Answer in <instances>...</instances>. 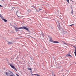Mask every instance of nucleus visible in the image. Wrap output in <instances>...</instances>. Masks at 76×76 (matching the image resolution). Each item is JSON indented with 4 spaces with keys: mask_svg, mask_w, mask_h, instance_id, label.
Instances as JSON below:
<instances>
[{
    "mask_svg": "<svg viewBox=\"0 0 76 76\" xmlns=\"http://www.w3.org/2000/svg\"><path fill=\"white\" fill-rule=\"evenodd\" d=\"M19 29H26V31H27L28 32H29V30L28 29V28H27L25 26H23L20 27L19 28Z\"/></svg>",
    "mask_w": 76,
    "mask_h": 76,
    "instance_id": "f257e3e1",
    "label": "nucleus"
},
{
    "mask_svg": "<svg viewBox=\"0 0 76 76\" xmlns=\"http://www.w3.org/2000/svg\"><path fill=\"white\" fill-rule=\"evenodd\" d=\"M10 73H8L7 72H6L5 75L7 76H10V74H12V75L13 74L12 72H11V71H10Z\"/></svg>",
    "mask_w": 76,
    "mask_h": 76,
    "instance_id": "f03ea898",
    "label": "nucleus"
},
{
    "mask_svg": "<svg viewBox=\"0 0 76 76\" xmlns=\"http://www.w3.org/2000/svg\"><path fill=\"white\" fill-rule=\"evenodd\" d=\"M16 13L18 17V18H20V16L18 15H19V10H18L17 11H16Z\"/></svg>",
    "mask_w": 76,
    "mask_h": 76,
    "instance_id": "7ed1b4c3",
    "label": "nucleus"
},
{
    "mask_svg": "<svg viewBox=\"0 0 76 76\" xmlns=\"http://www.w3.org/2000/svg\"><path fill=\"white\" fill-rule=\"evenodd\" d=\"M14 28L15 30V31H17L18 32V31H19V30H18V29H19V28L16 27H15Z\"/></svg>",
    "mask_w": 76,
    "mask_h": 76,
    "instance_id": "20e7f679",
    "label": "nucleus"
},
{
    "mask_svg": "<svg viewBox=\"0 0 76 76\" xmlns=\"http://www.w3.org/2000/svg\"><path fill=\"white\" fill-rule=\"evenodd\" d=\"M57 26H58V28H60V23L58 21H57Z\"/></svg>",
    "mask_w": 76,
    "mask_h": 76,
    "instance_id": "39448f33",
    "label": "nucleus"
},
{
    "mask_svg": "<svg viewBox=\"0 0 76 76\" xmlns=\"http://www.w3.org/2000/svg\"><path fill=\"white\" fill-rule=\"evenodd\" d=\"M9 64L10 65V66H11L12 68V69H13L15 67L14 66V65H13V64Z\"/></svg>",
    "mask_w": 76,
    "mask_h": 76,
    "instance_id": "423d86ee",
    "label": "nucleus"
},
{
    "mask_svg": "<svg viewBox=\"0 0 76 76\" xmlns=\"http://www.w3.org/2000/svg\"><path fill=\"white\" fill-rule=\"evenodd\" d=\"M66 56H70L71 57H72V56L70 54V52L69 53L66 55Z\"/></svg>",
    "mask_w": 76,
    "mask_h": 76,
    "instance_id": "0eeeda50",
    "label": "nucleus"
},
{
    "mask_svg": "<svg viewBox=\"0 0 76 76\" xmlns=\"http://www.w3.org/2000/svg\"><path fill=\"white\" fill-rule=\"evenodd\" d=\"M53 43H55V44H57V43H59V42L57 41H54L53 42Z\"/></svg>",
    "mask_w": 76,
    "mask_h": 76,
    "instance_id": "6e6552de",
    "label": "nucleus"
},
{
    "mask_svg": "<svg viewBox=\"0 0 76 76\" xmlns=\"http://www.w3.org/2000/svg\"><path fill=\"white\" fill-rule=\"evenodd\" d=\"M49 41L51 42H53V40L52 39V38H50V39L49 40Z\"/></svg>",
    "mask_w": 76,
    "mask_h": 76,
    "instance_id": "1a4fd4ad",
    "label": "nucleus"
},
{
    "mask_svg": "<svg viewBox=\"0 0 76 76\" xmlns=\"http://www.w3.org/2000/svg\"><path fill=\"white\" fill-rule=\"evenodd\" d=\"M2 20H4V22H7V20L4 19V18H3Z\"/></svg>",
    "mask_w": 76,
    "mask_h": 76,
    "instance_id": "9d476101",
    "label": "nucleus"
},
{
    "mask_svg": "<svg viewBox=\"0 0 76 76\" xmlns=\"http://www.w3.org/2000/svg\"><path fill=\"white\" fill-rule=\"evenodd\" d=\"M7 43H8L9 44H12V42H10L9 41L7 42Z\"/></svg>",
    "mask_w": 76,
    "mask_h": 76,
    "instance_id": "9b49d317",
    "label": "nucleus"
},
{
    "mask_svg": "<svg viewBox=\"0 0 76 76\" xmlns=\"http://www.w3.org/2000/svg\"><path fill=\"white\" fill-rule=\"evenodd\" d=\"M13 69L15 70L16 71H17V69H16V67H15V66Z\"/></svg>",
    "mask_w": 76,
    "mask_h": 76,
    "instance_id": "f8f14e48",
    "label": "nucleus"
},
{
    "mask_svg": "<svg viewBox=\"0 0 76 76\" xmlns=\"http://www.w3.org/2000/svg\"><path fill=\"white\" fill-rule=\"evenodd\" d=\"M62 42H63V43L64 44H66V45H67V43H66L65 42H64V41H62Z\"/></svg>",
    "mask_w": 76,
    "mask_h": 76,
    "instance_id": "ddd939ff",
    "label": "nucleus"
},
{
    "mask_svg": "<svg viewBox=\"0 0 76 76\" xmlns=\"http://www.w3.org/2000/svg\"><path fill=\"white\" fill-rule=\"evenodd\" d=\"M42 10V8H39V12L40 11V10Z\"/></svg>",
    "mask_w": 76,
    "mask_h": 76,
    "instance_id": "4468645a",
    "label": "nucleus"
},
{
    "mask_svg": "<svg viewBox=\"0 0 76 76\" xmlns=\"http://www.w3.org/2000/svg\"><path fill=\"white\" fill-rule=\"evenodd\" d=\"M71 13H72V14H73V10H72V11H71Z\"/></svg>",
    "mask_w": 76,
    "mask_h": 76,
    "instance_id": "2eb2a0df",
    "label": "nucleus"
},
{
    "mask_svg": "<svg viewBox=\"0 0 76 76\" xmlns=\"http://www.w3.org/2000/svg\"><path fill=\"white\" fill-rule=\"evenodd\" d=\"M68 2V3H69V0H66Z\"/></svg>",
    "mask_w": 76,
    "mask_h": 76,
    "instance_id": "dca6fc26",
    "label": "nucleus"
},
{
    "mask_svg": "<svg viewBox=\"0 0 76 76\" xmlns=\"http://www.w3.org/2000/svg\"><path fill=\"white\" fill-rule=\"evenodd\" d=\"M36 10L37 11V12H39V10H37V9H36Z\"/></svg>",
    "mask_w": 76,
    "mask_h": 76,
    "instance_id": "f3484780",
    "label": "nucleus"
},
{
    "mask_svg": "<svg viewBox=\"0 0 76 76\" xmlns=\"http://www.w3.org/2000/svg\"><path fill=\"white\" fill-rule=\"evenodd\" d=\"M42 36H43V37H44V34H43V33H42Z\"/></svg>",
    "mask_w": 76,
    "mask_h": 76,
    "instance_id": "a211bd4d",
    "label": "nucleus"
},
{
    "mask_svg": "<svg viewBox=\"0 0 76 76\" xmlns=\"http://www.w3.org/2000/svg\"><path fill=\"white\" fill-rule=\"evenodd\" d=\"M28 69L30 70H31V68H29Z\"/></svg>",
    "mask_w": 76,
    "mask_h": 76,
    "instance_id": "6ab92c4d",
    "label": "nucleus"
},
{
    "mask_svg": "<svg viewBox=\"0 0 76 76\" xmlns=\"http://www.w3.org/2000/svg\"><path fill=\"white\" fill-rule=\"evenodd\" d=\"M2 15H1V14H0V18H2Z\"/></svg>",
    "mask_w": 76,
    "mask_h": 76,
    "instance_id": "aec40b11",
    "label": "nucleus"
},
{
    "mask_svg": "<svg viewBox=\"0 0 76 76\" xmlns=\"http://www.w3.org/2000/svg\"><path fill=\"white\" fill-rule=\"evenodd\" d=\"M20 11H19V15L20 14Z\"/></svg>",
    "mask_w": 76,
    "mask_h": 76,
    "instance_id": "412c9836",
    "label": "nucleus"
},
{
    "mask_svg": "<svg viewBox=\"0 0 76 76\" xmlns=\"http://www.w3.org/2000/svg\"><path fill=\"white\" fill-rule=\"evenodd\" d=\"M0 7H2V6L0 4Z\"/></svg>",
    "mask_w": 76,
    "mask_h": 76,
    "instance_id": "4be33fe9",
    "label": "nucleus"
},
{
    "mask_svg": "<svg viewBox=\"0 0 76 76\" xmlns=\"http://www.w3.org/2000/svg\"><path fill=\"white\" fill-rule=\"evenodd\" d=\"M31 7H34V9H35V8L34 6H31Z\"/></svg>",
    "mask_w": 76,
    "mask_h": 76,
    "instance_id": "5701e85b",
    "label": "nucleus"
},
{
    "mask_svg": "<svg viewBox=\"0 0 76 76\" xmlns=\"http://www.w3.org/2000/svg\"><path fill=\"white\" fill-rule=\"evenodd\" d=\"M73 24H72L71 25H69V26H72V25H73Z\"/></svg>",
    "mask_w": 76,
    "mask_h": 76,
    "instance_id": "b1692460",
    "label": "nucleus"
},
{
    "mask_svg": "<svg viewBox=\"0 0 76 76\" xmlns=\"http://www.w3.org/2000/svg\"><path fill=\"white\" fill-rule=\"evenodd\" d=\"M10 76H14L13 75H10Z\"/></svg>",
    "mask_w": 76,
    "mask_h": 76,
    "instance_id": "393cba45",
    "label": "nucleus"
},
{
    "mask_svg": "<svg viewBox=\"0 0 76 76\" xmlns=\"http://www.w3.org/2000/svg\"><path fill=\"white\" fill-rule=\"evenodd\" d=\"M31 75H34V74L33 75V74H32V73H31Z\"/></svg>",
    "mask_w": 76,
    "mask_h": 76,
    "instance_id": "a878e982",
    "label": "nucleus"
},
{
    "mask_svg": "<svg viewBox=\"0 0 76 76\" xmlns=\"http://www.w3.org/2000/svg\"><path fill=\"white\" fill-rule=\"evenodd\" d=\"M14 7H13L12 9H14Z\"/></svg>",
    "mask_w": 76,
    "mask_h": 76,
    "instance_id": "bb28decb",
    "label": "nucleus"
},
{
    "mask_svg": "<svg viewBox=\"0 0 76 76\" xmlns=\"http://www.w3.org/2000/svg\"><path fill=\"white\" fill-rule=\"evenodd\" d=\"M74 47H75H75H75V46H73Z\"/></svg>",
    "mask_w": 76,
    "mask_h": 76,
    "instance_id": "cd10ccee",
    "label": "nucleus"
},
{
    "mask_svg": "<svg viewBox=\"0 0 76 76\" xmlns=\"http://www.w3.org/2000/svg\"><path fill=\"white\" fill-rule=\"evenodd\" d=\"M1 1H4V0H1Z\"/></svg>",
    "mask_w": 76,
    "mask_h": 76,
    "instance_id": "c85d7f7f",
    "label": "nucleus"
},
{
    "mask_svg": "<svg viewBox=\"0 0 76 76\" xmlns=\"http://www.w3.org/2000/svg\"><path fill=\"white\" fill-rule=\"evenodd\" d=\"M62 76H64V75H63Z\"/></svg>",
    "mask_w": 76,
    "mask_h": 76,
    "instance_id": "c756f323",
    "label": "nucleus"
},
{
    "mask_svg": "<svg viewBox=\"0 0 76 76\" xmlns=\"http://www.w3.org/2000/svg\"><path fill=\"white\" fill-rule=\"evenodd\" d=\"M5 73H6V72H5Z\"/></svg>",
    "mask_w": 76,
    "mask_h": 76,
    "instance_id": "7c9ffc66",
    "label": "nucleus"
}]
</instances>
